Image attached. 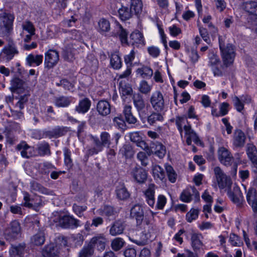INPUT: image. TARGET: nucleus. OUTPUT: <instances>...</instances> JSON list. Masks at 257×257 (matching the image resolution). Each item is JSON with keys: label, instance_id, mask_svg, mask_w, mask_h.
I'll list each match as a JSON object with an SVG mask.
<instances>
[{"label": "nucleus", "instance_id": "nucleus-1", "mask_svg": "<svg viewBox=\"0 0 257 257\" xmlns=\"http://www.w3.org/2000/svg\"><path fill=\"white\" fill-rule=\"evenodd\" d=\"M156 233V227L152 224H147L144 227V230L142 233L140 240H135L131 238L130 239L139 245H144L149 240H152L155 237Z\"/></svg>", "mask_w": 257, "mask_h": 257}, {"label": "nucleus", "instance_id": "nucleus-2", "mask_svg": "<svg viewBox=\"0 0 257 257\" xmlns=\"http://www.w3.org/2000/svg\"><path fill=\"white\" fill-rule=\"evenodd\" d=\"M219 42L224 64L226 66L232 64L235 57L234 49L233 45L228 44L225 47H223L221 43L220 37H219Z\"/></svg>", "mask_w": 257, "mask_h": 257}, {"label": "nucleus", "instance_id": "nucleus-3", "mask_svg": "<svg viewBox=\"0 0 257 257\" xmlns=\"http://www.w3.org/2000/svg\"><path fill=\"white\" fill-rule=\"evenodd\" d=\"M14 17L11 14L2 12L0 13V34H8L12 29Z\"/></svg>", "mask_w": 257, "mask_h": 257}, {"label": "nucleus", "instance_id": "nucleus-4", "mask_svg": "<svg viewBox=\"0 0 257 257\" xmlns=\"http://www.w3.org/2000/svg\"><path fill=\"white\" fill-rule=\"evenodd\" d=\"M56 221L58 224L65 228H75L80 226V221L69 214L60 215Z\"/></svg>", "mask_w": 257, "mask_h": 257}, {"label": "nucleus", "instance_id": "nucleus-5", "mask_svg": "<svg viewBox=\"0 0 257 257\" xmlns=\"http://www.w3.org/2000/svg\"><path fill=\"white\" fill-rule=\"evenodd\" d=\"M214 172L219 187L221 189L230 188L232 182L229 177H227L219 167L214 168Z\"/></svg>", "mask_w": 257, "mask_h": 257}, {"label": "nucleus", "instance_id": "nucleus-6", "mask_svg": "<svg viewBox=\"0 0 257 257\" xmlns=\"http://www.w3.org/2000/svg\"><path fill=\"white\" fill-rule=\"evenodd\" d=\"M101 142H96L95 147L89 150V153L90 155L97 154L103 150V147H109L110 142V136L106 132H102L100 135Z\"/></svg>", "mask_w": 257, "mask_h": 257}, {"label": "nucleus", "instance_id": "nucleus-7", "mask_svg": "<svg viewBox=\"0 0 257 257\" xmlns=\"http://www.w3.org/2000/svg\"><path fill=\"white\" fill-rule=\"evenodd\" d=\"M59 60V53L55 50L50 49L45 53L44 65L51 68L56 65Z\"/></svg>", "mask_w": 257, "mask_h": 257}, {"label": "nucleus", "instance_id": "nucleus-8", "mask_svg": "<svg viewBox=\"0 0 257 257\" xmlns=\"http://www.w3.org/2000/svg\"><path fill=\"white\" fill-rule=\"evenodd\" d=\"M218 158L220 162L226 166H230L233 160V157L229 151L223 147L219 148L217 151Z\"/></svg>", "mask_w": 257, "mask_h": 257}, {"label": "nucleus", "instance_id": "nucleus-9", "mask_svg": "<svg viewBox=\"0 0 257 257\" xmlns=\"http://www.w3.org/2000/svg\"><path fill=\"white\" fill-rule=\"evenodd\" d=\"M150 102L153 107L157 111H160L164 108V97L159 91H156L152 93Z\"/></svg>", "mask_w": 257, "mask_h": 257}, {"label": "nucleus", "instance_id": "nucleus-10", "mask_svg": "<svg viewBox=\"0 0 257 257\" xmlns=\"http://www.w3.org/2000/svg\"><path fill=\"white\" fill-rule=\"evenodd\" d=\"M24 200L25 206L33 208L36 210L42 206L43 203L41 197L35 195L34 197H30V195L26 192L24 193Z\"/></svg>", "mask_w": 257, "mask_h": 257}, {"label": "nucleus", "instance_id": "nucleus-11", "mask_svg": "<svg viewBox=\"0 0 257 257\" xmlns=\"http://www.w3.org/2000/svg\"><path fill=\"white\" fill-rule=\"evenodd\" d=\"M157 186L154 184H150L143 192L147 203L152 208L155 205V190Z\"/></svg>", "mask_w": 257, "mask_h": 257}, {"label": "nucleus", "instance_id": "nucleus-12", "mask_svg": "<svg viewBox=\"0 0 257 257\" xmlns=\"http://www.w3.org/2000/svg\"><path fill=\"white\" fill-rule=\"evenodd\" d=\"M193 195L197 199L199 198V194L196 189L193 186H189L181 193L180 199L184 202L189 203L192 200Z\"/></svg>", "mask_w": 257, "mask_h": 257}, {"label": "nucleus", "instance_id": "nucleus-13", "mask_svg": "<svg viewBox=\"0 0 257 257\" xmlns=\"http://www.w3.org/2000/svg\"><path fill=\"white\" fill-rule=\"evenodd\" d=\"M131 174L135 180L140 184L144 183L146 181L148 175L147 171L140 167L133 168Z\"/></svg>", "mask_w": 257, "mask_h": 257}, {"label": "nucleus", "instance_id": "nucleus-14", "mask_svg": "<svg viewBox=\"0 0 257 257\" xmlns=\"http://www.w3.org/2000/svg\"><path fill=\"white\" fill-rule=\"evenodd\" d=\"M184 130L186 136V143L188 145H190L192 141L197 145L201 144L199 137L194 131L192 130L190 125H185Z\"/></svg>", "mask_w": 257, "mask_h": 257}, {"label": "nucleus", "instance_id": "nucleus-15", "mask_svg": "<svg viewBox=\"0 0 257 257\" xmlns=\"http://www.w3.org/2000/svg\"><path fill=\"white\" fill-rule=\"evenodd\" d=\"M20 232V224L17 221H13L11 223V226L6 230V238L11 240L17 237Z\"/></svg>", "mask_w": 257, "mask_h": 257}, {"label": "nucleus", "instance_id": "nucleus-16", "mask_svg": "<svg viewBox=\"0 0 257 257\" xmlns=\"http://www.w3.org/2000/svg\"><path fill=\"white\" fill-rule=\"evenodd\" d=\"M107 241L103 234H99L92 238L89 244H92L93 248L96 246L98 250H102L104 249Z\"/></svg>", "mask_w": 257, "mask_h": 257}, {"label": "nucleus", "instance_id": "nucleus-17", "mask_svg": "<svg viewBox=\"0 0 257 257\" xmlns=\"http://www.w3.org/2000/svg\"><path fill=\"white\" fill-rule=\"evenodd\" d=\"M246 199L253 212L257 213V192L255 189H249L246 193Z\"/></svg>", "mask_w": 257, "mask_h": 257}, {"label": "nucleus", "instance_id": "nucleus-18", "mask_svg": "<svg viewBox=\"0 0 257 257\" xmlns=\"http://www.w3.org/2000/svg\"><path fill=\"white\" fill-rule=\"evenodd\" d=\"M245 139L244 133L240 130H236L233 133L232 144L237 148L242 147L244 145Z\"/></svg>", "mask_w": 257, "mask_h": 257}, {"label": "nucleus", "instance_id": "nucleus-19", "mask_svg": "<svg viewBox=\"0 0 257 257\" xmlns=\"http://www.w3.org/2000/svg\"><path fill=\"white\" fill-rule=\"evenodd\" d=\"M17 148L23 158H28L34 155V148L29 146L25 142L21 143Z\"/></svg>", "mask_w": 257, "mask_h": 257}, {"label": "nucleus", "instance_id": "nucleus-20", "mask_svg": "<svg viewBox=\"0 0 257 257\" xmlns=\"http://www.w3.org/2000/svg\"><path fill=\"white\" fill-rule=\"evenodd\" d=\"M26 87L24 81L18 78H15L11 81L10 89L12 92H17L18 93L23 92Z\"/></svg>", "mask_w": 257, "mask_h": 257}, {"label": "nucleus", "instance_id": "nucleus-21", "mask_svg": "<svg viewBox=\"0 0 257 257\" xmlns=\"http://www.w3.org/2000/svg\"><path fill=\"white\" fill-rule=\"evenodd\" d=\"M144 214L143 207L138 204L134 205L131 210V216L136 218L138 223L142 222Z\"/></svg>", "mask_w": 257, "mask_h": 257}, {"label": "nucleus", "instance_id": "nucleus-22", "mask_svg": "<svg viewBox=\"0 0 257 257\" xmlns=\"http://www.w3.org/2000/svg\"><path fill=\"white\" fill-rule=\"evenodd\" d=\"M96 29L100 34L105 35L106 33L110 30V23L105 19H101L98 21Z\"/></svg>", "mask_w": 257, "mask_h": 257}, {"label": "nucleus", "instance_id": "nucleus-23", "mask_svg": "<svg viewBox=\"0 0 257 257\" xmlns=\"http://www.w3.org/2000/svg\"><path fill=\"white\" fill-rule=\"evenodd\" d=\"M228 196L230 199L237 205L241 203L243 200V196L238 187L234 188V191L228 192Z\"/></svg>", "mask_w": 257, "mask_h": 257}, {"label": "nucleus", "instance_id": "nucleus-24", "mask_svg": "<svg viewBox=\"0 0 257 257\" xmlns=\"http://www.w3.org/2000/svg\"><path fill=\"white\" fill-rule=\"evenodd\" d=\"M97 110L99 114L102 116H106L110 112V105L105 100H100L97 104Z\"/></svg>", "mask_w": 257, "mask_h": 257}, {"label": "nucleus", "instance_id": "nucleus-25", "mask_svg": "<svg viewBox=\"0 0 257 257\" xmlns=\"http://www.w3.org/2000/svg\"><path fill=\"white\" fill-rule=\"evenodd\" d=\"M17 50L15 47L9 46L5 47L0 53V57L6 60L12 59L14 55L17 53Z\"/></svg>", "mask_w": 257, "mask_h": 257}, {"label": "nucleus", "instance_id": "nucleus-26", "mask_svg": "<svg viewBox=\"0 0 257 257\" xmlns=\"http://www.w3.org/2000/svg\"><path fill=\"white\" fill-rule=\"evenodd\" d=\"M203 236L200 233H193L191 235V246L194 250L199 249L203 246L202 239Z\"/></svg>", "mask_w": 257, "mask_h": 257}, {"label": "nucleus", "instance_id": "nucleus-27", "mask_svg": "<svg viewBox=\"0 0 257 257\" xmlns=\"http://www.w3.org/2000/svg\"><path fill=\"white\" fill-rule=\"evenodd\" d=\"M130 43L132 45H145V40L143 34L139 31L133 32L130 36Z\"/></svg>", "mask_w": 257, "mask_h": 257}, {"label": "nucleus", "instance_id": "nucleus-28", "mask_svg": "<svg viewBox=\"0 0 257 257\" xmlns=\"http://www.w3.org/2000/svg\"><path fill=\"white\" fill-rule=\"evenodd\" d=\"M242 8L249 14L257 16V2H246L242 4Z\"/></svg>", "mask_w": 257, "mask_h": 257}, {"label": "nucleus", "instance_id": "nucleus-29", "mask_svg": "<svg viewBox=\"0 0 257 257\" xmlns=\"http://www.w3.org/2000/svg\"><path fill=\"white\" fill-rule=\"evenodd\" d=\"M152 173L157 181H163L165 178L164 169L159 165H155L152 166Z\"/></svg>", "mask_w": 257, "mask_h": 257}, {"label": "nucleus", "instance_id": "nucleus-30", "mask_svg": "<svg viewBox=\"0 0 257 257\" xmlns=\"http://www.w3.org/2000/svg\"><path fill=\"white\" fill-rule=\"evenodd\" d=\"M124 229V226L119 221H115L112 224L109 229V234L112 236H116L122 234Z\"/></svg>", "mask_w": 257, "mask_h": 257}, {"label": "nucleus", "instance_id": "nucleus-31", "mask_svg": "<svg viewBox=\"0 0 257 257\" xmlns=\"http://www.w3.org/2000/svg\"><path fill=\"white\" fill-rule=\"evenodd\" d=\"M42 55L30 54L26 58L27 64L30 66H39L43 61Z\"/></svg>", "mask_w": 257, "mask_h": 257}, {"label": "nucleus", "instance_id": "nucleus-32", "mask_svg": "<svg viewBox=\"0 0 257 257\" xmlns=\"http://www.w3.org/2000/svg\"><path fill=\"white\" fill-rule=\"evenodd\" d=\"M137 76H139L143 78H150L153 75V70L147 66H143L139 68L136 70Z\"/></svg>", "mask_w": 257, "mask_h": 257}, {"label": "nucleus", "instance_id": "nucleus-33", "mask_svg": "<svg viewBox=\"0 0 257 257\" xmlns=\"http://www.w3.org/2000/svg\"><path fill=\"white\" fill-rule=\"evenodd\" d=\"M90 105V101L88 98H85L79 101L78 105L76 107V110L79 113H85L89 109Z\"/></svg>", "mask_w": 257, "mask_h": 257}, {"label": "nucleus", "instance_id": "nucleus-34", "mask_svg": "<svg viewBox=\"0 0 257 257\" xmlns=\"http://www.w3.org/2000/svg\"><path fill=\"white\" fill-rule=\"evenodd\" d=\"M115 193L117 198L120 200H125L130 195L123 184H119L116 187Z\"/></svg>", "mask_w": 257, "mask_h": 257}, {"label": "nucleus", "instance_id": "nucleus-35", "mask_svg": "<svg viewBox=\"0 0 257 257\" xmlns=\"http://www.w3.org/2000/svg\"><path fill=\"white\" fill-rule=\"evenodd\" d=\"M110 64L114 69H119L122 66V62L120 56L118 52L112 53L110 57Z\"/></svg>", "mask_w": 257, "mask_h": 257}, {"label": "nucleus", "instance_id": "nucleus-36", "mask_svg": "<svg viewBox=\"0 0 257 257\" xmlns=\"http://www.w3.org/2000/svg\"><path fill=\"white\" fill-rule=\"evenodd\" d=\"M152 148L153 150V152H154V154L159 158H163L164 157L166 153V150L165 147L162 144L158 142L156 143L153 144Z\"/></svg>", "mask_w": 257, "mask_h": 257}, {"label": "nucleus", "instance_id": "nucleus-37", "mask_svg": "<svg viewBox=\"0 0 257 257\" xmlns=\"http://www.w3.org/2000/svg\"><path fill=\"white\" fill-rule=\"evenodd\" d=\"M96 213L98 215L105 216L108 217L114 215V210L113 208L111 206L104 205L98 209L96 211Z\"/></svg>", "mask_w": 257, "mask_h": 257}, {"label": "nucleus", "instance_id": "nucleus-38", "mask_svg": "<svg viewBox=\"0 0 257 257\" xmlns=\"http://www.w3.org/2000/svg\"><path fill=\"white\" fill-rule=\"evenodd\" d=\"M44 257H58L54 244H50L45 247L42 251Z\"/></svg>", "mask_w": 257, "mask_h": 257}, {"label": "nucleus", "instance_id": "nucleus-39", "mask_svg": "<svg viewBox=\"0 0 257 257\" xmlns=\"http://www.w3.org/2000/svg\"><path fill=\"white\" fill-rule=\"evenodd\" d=\"M71 98L66 96H60L55 98L54 101L55 105L59 107H67L71 102Z\"/></svg>", "mask_w": 257, "mask_h": 257}, {"label": "nucleus", "instance_id": "nucleus-40", "mask_svg": "<svg viewBox=\"0 0 257 257\" xmlns=\"http://www.w3.org/2000/svg\"><path fill=\"white\" fill-rule=\"evenodd\" d=\"M125 242L124 239L121 237H115L111 241V247L115 251L121 249L124 245Z\"/></svg>", "mask_w": 257, "mask_h": 257}, {"label": "nucleus", "instance_id": "nucleus-41", "mask_svg": "<svg viewBox=\"0 0 257 257\" xmlns=\"http://www.w3.org/2000/svg\"><path fill=\"white\" fill-rule=\"evenodd\" d=\"M143 5L141 0H131V10L132 13L139 14L142 12Z\"/></svg>", "mask_w": 257, "mask_h": 257}, {"label": "nucleus", "instance_id": "nucleus-42", "mask_svg": "<svg viewBox=\"0 0 257 257\" xmlns=\"http://www.w3.org/2000/svg\"><path fill=\"white\" fill-rule=\"evenodd\" d=\"M119 17L122 21L129 19L132 17V12L131 9L125 7H121L118 11Z\"/></svg>", "mask_w": 257, "mask_h": 257}, {"label": "nucleus", "instance_id": "nucleus-43", "mask_svg": "<svg viewBox=\"0 0 257 257\" xmlns=\"http://www.w3.org/2000/svg\"><path fill=\"white\" fill-rule=\"evenodd\" d=\"M153 85L150 84L146 80H143L140 81L138 86L139 91L143 94H147L152 89Z\"/></svg>", "mask_w": 257, "mask_h": 257}, {"label": "nucleus", "instance_id": "nucleus-44", "mask_svg": "<svg viewBox=\"0 0 257 257\" xmlns=\"http://www.w3.org/2000/svg\"><path fill=\"white\" fill-rule=\"evenodd\" d=\"M199 210L197 208H191L186 214V219L187 222L191 223L196 220L199 215Z\"/></svg>", "mask_w": 257, "mask_h": 257}, {"label": "nucleus", "instance_id": "nucleus-45", "mask_svg": "<svg viewBox=\"0 0 257 257\" xmlns=\"http://www.w3.org/2000/svg\"><path fill=\"white\" fill-rule=\"evenodd\" d=\"M165 169L169 181L172 183H175L177 179V174L175 171L170 165H166L165 166Z\"/></svg>", "mask_w": 257, "mask_h": 257}, {"label": "nucleus", "instance_id": "nucleus-46", "mask_svg": "<svg viewBox=\"0 0 257 257\" xmlns=\"http://www.w3.org/2000/svg\"><path fill=\"white\" fill-rule=\"evenodd\" d=\"M228 241L232 246L239 247L243 245L240 237L233 233L230 234Z\"/></svg>", "mask_w": 257, "mask_h": 257}, {"label": "nucleus", "instance_id": "nucleus-47", "mask_svg": "<svg viewBox=\"0 0 257 257\" xmlns=\"http://www.w3.org/2000/svg\"><path fill=\"white\" fill-rule=\"evenodd\" d=\"M45 241L44 234L42 231H40L34 235L31 239V242L35 245H40L44 243Z\"/></svg>", "mask_w": 257, "mask_h": 257}, {"label": "nucleus", "instance_id": "nucleus-48", "mask_svg": "<svg viewBox=\"0 0 257 257\" xmlns=\"http://www.w3.org/2000/svg\"><path fill=\"white\" fill-rule=\"evenodd\" d=\"M246 154L250 161L257 159V150L252 144L247 145Z\"/></svg>", "mask_w": 257, "mask_h": 257}, {"label": "nucleus", "instance_id": "nucleus-49", "mask_svg": "<svg viewBox=\"0 0 257 257\" xmlns=\"http://www.w3.org/2000/svg\"><path fill=\"white\" fill-rule=\"evenodd\" d=\"M134 103L138 111L142 110L145 108L144 100L142 97L139 94L134 96Z\"/></svg>", "mask_w": 257, "mask_h": 257}, {"label": "nucleus", "instance_id": "nucleus-50", "mask_svg": "<svg viewBox=\"0 0 257 257\" xmlns=\"http://www.w3.org/2000/svg\"><path fill=\"white\" fill-rule=\"evenodd\" d=\"M23 32L22 35H24L25 32H27L29 34H35V28L33 24L30 21H25L22 24Z\"/></svg>", "mask_w": 257, "mask_h": 257}, {"label": "nucleus", "instance_id": "nucleus-51", "mask_svg": "<svg viewBox=\"0 0 257 257\" xmlns=\"http://www.w3.org/2000/svg\"><path fill=\"white\" fill-rule=\"evenodd\" d=\"M93 252V248L92 244L89 243L83 247L79 252V257H90Z\"/></svg>", "mask_w": 257, "mask_h": 257}, {"label": "nucleus", "instance_id": "nucleus-52", "mask_svg": "<svg viewBox=\"0 0 257 257\" xmlns=\"http://www.w3.org/2000/svg\"><path fill=\"white\" fill-rule=\"evenodd\" d=\"M164 120V117L159 113H153L148 118V121L150 124H153L157 121H163Z\"/></svg>", "mask_w": 257, "mask_h": 257}, {"label": "nucleus", "instance_id": "nucleus-53", "mask_svg": "<svg viewBox=\"0 0 257 257\" xmlns=\"http://www.w3.org/2000/svg\"><path fill=\"white\" fill-rule=\"evenodd\" d=\"M167 198L164 195L160 194L158 196L155 207L157 209L163 210L167 203Z\"/></svg>", "mask_w": 257, "mask_h": 257}, {"label": "nucleus", "instance_id": "nucleus-54", "mask_svg": "<svg viewBox=\"0 0 257 257\" xmlns=\"http://www.w3.org/2000/svg\"><path fill=\"white\" fill-rule=\"evenodd\" d=\"M150 154L145 152H140L137 154V158L141 162V164L143 166H146L149 164L148 156Z\"/></svg>", "mask_w": 257, "mask_h": 257}, {"label": "nucleus", "instance_id": "nucleus-55", "mask_svg": "<svg viewBox=\"0 0 257 257\" xmlns=\"http://www.w3.org/2000/svg\"><path fill=\"white\" fill-rule=\"evenodd\" d=\"M118 36L120 42L122 45H129V43L127 40V33L120 26H119V31L118 32Z\"/></svg>", "mask_w": 257, "mask_h": 257}, {"label": "nucleus", "instance_id": "nucleus-56", "mask_svg": "<svg viewBox=\"0 0 257 257\" xmlns=\"http://www.w3.org/2000/svg\"><path fill=\"white\" fill-rule=\"evenodd\" d=\"M24 250L22 246L12 247L10 250L11 257H21Z\"/></svg>", "mask_w": 257, "mask_h": 257}, {"label": "nucleus", "instance_id": "nucleus-57", "mask_svg": "<svg viewBox=\"0 0 257 257\" xmlns=\"http://www.w3.org/2000/svg\"><path fill=\"white\" fill-rule=\"evenodd\" d=\"M72 208L73 212L79 217L83 216V212L86 211L87 208L85 205L79 206L76 204H74Z\"/></svg>", "mask_w": 257, "mask_h": 257}, {"label": "nucleus", "instance_id": "nucleus-58", "mask_svg": "<svg viewBox=\"0 0 257 257\" xmlns=\"http://www.w3.org/2000/svg\"><path fill=\"white\" fill-rule=\"evenodd\" d=\"M149 55L153 58H157L160 54L161 50L159 47L155 46H151L147 48Z\"/></svg>", "mask_w": 257, "mask_h": 257}, {"label": "nucleus", "instance_id": "nucleus-59", "mask_svg": "<svg viewBox=\"0 0 257 257\" xmlns=\"http://www.w3.org/2000/svg\"><path fill=\"white\" fill-rule=\"evenodd\" d=\"M232 101L237 111L241 112L244 108V104L240 98L235 96L232 98Z\"/></svg>", "mask_w": 257, "mask_h": 257}, {"label": "nucleus", "instance_id": "nucleus-60", "mask_svg": "<svg viewBox=\"0 0 257 257\" xmlns=\"http://www.w3.org/2000/svg\"><path fill=\"white\" fill-rule=\"evenodd\" d=\"M39 153L40 155H45L50 154L49 146L46 143H43L39 145L38 147Z\"/></svg>", "mask_w": 257, "mask_h": 257}, {"label": "nucleus", "instance_id": "nucleus-61", "mask_svg": "<svg viewBox=\"0 0 257 257\" xmlns=\"http://www.w3.org/2000/svg\"><path fill=\"white\" fill-rule=\"evenodd\" d=\"M157 26L161 38V41L163 43L165 49H167L168 47L167 45V36L165 35L163 28L159 25H158Z\"/></svg>", "mask_w": 257, "mask_h": 257}, {"label": "nucleus", "instance_id": "nucleus-62", "mask_svg": "<svg viewBox=\"0 0 257 257\" xmlns=\"http://www.w3.org/2000/svg\"><path fill=\"white\" fill-rule=\"evenodd\" d=\"M113 123L115 127L123 129L125 127V121L121 116H116L113 118Z\"/></svg>", "mask_w": 257, "mask_h": 257}, {"label": "nucleus", "instance_id": "nucleus-63", "mask_svg": "<svg viewBox=\"0 0 257 257\" xmlns=\"http://www.w3.org/2000/svg\"><path fill=\"white\" fill-rule=\"evenodd\" d=\"M209 65L211 67L217 66L220 62L218 57L213 53L209 55Z\"/></svg>", "mask_w": 257, "mask_h": 257}, {"label": "nucleus", "instance_id": "nucleus-64", "mask_svg": "<svg viewBox=\"0 0 257 257\" xmlns=\"http://www.w3.org/2000/svg\"><path fill=\"white\" fill-rule=\"evenodd\" d=\"M119 91L120 94H122L123 96L130 95L132 91V88L129 85H121Z\"/></svg>", "mask_w": 257, "mask_h": 257}]
</instances>
